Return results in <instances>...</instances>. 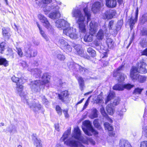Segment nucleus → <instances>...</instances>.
<instances>
[{"mask_svg": "<svg viewBox=\"0 0 147 147\" xmlns=\"http://www.w3.org/2000/svg\"><path fill=\"white\" fill-rule=\"evenodd\" d=\"M34 144L36 147H42V145L41 141L40 139H38L35 137L32 138Z\"/></svg>", "mask_w": 147, "mask_h": 147, "instance_id": "nucleus-25", "label": "nucleus"}, {"mask_svg": "<svg viewBox=\"0 0 147 147\" xmlns=\"http://www.w3.org/2000/svg\"><path fill=\"white\" fill-rule=\"evenodd\" d=\"M6 44L5 42H3L0 44V53H2L5 50V47Z\"/></svg>", "mask_w": 147, "mask_h": 147, "instance_id": "nucleus-45", "label": "nucleus"}, {"mask_svg": "<svg viewBox=\"0 0 147 147\" xmlns=\"http://www.w3.org/2000/svg\"><path fill=\"white\" fill-rule=\"evenodd\" d=\"M37 25L39 29L40 34L42 35V36L46 41H48L49 40L48 37L46 35V34H45L44 32L42 30L41 28H40L39 24L37 23Z\"/></svg>", "mask_w": 147, "mask_h": 147, "instance_id": "nucleus-33", "label": "nucleus"}, {"mask_svg": "<svg viewBox=\"0 0 147 147\" xmlns=\"http://www.w3.org/2000/svg\"><path fill=\"white\" fill-rule=\"evenodd\" d=\"M115 95V94L113 93H109L108 96L107 98L105 100V104H107L111 99L113 98Z\"/></svg>", "mask_w": 147, "mask_h": 147, "instance_id": "nucleus-39", "label": "nucleus"}, {"mask_svg": "<svg viewBox=\"0 0 147 147\" xmlns=\"http://www.w3.org/2000/svg\"><path fill=\"white\" fill-rule=\"evenodd\" d=\"M50 76L47 73L43 74L42 77V80H36L31 82V88L34 92H38L40 91V86L42 85L49 83L50 81Z\"/></svg>", "mask_w": 147, "mask_h": 147, "instance_id": "nucleus-3", "label": "nucleus"}, {"mask_svg": "<svg viewBox=\"0 0 147 147\" xmlns=\"http://www.w3.org/2000/svg\"><path fill=\"white\" fill-rule=\"evenodd\" d=\"M87 52L92 57H94L96 55L95 51L91 48H89L87 50Z\"/></svg>", "mask_w": 147, "mask_h": 147, "instance_id": "nucleus-37", "label": "nucleus"}, {"mask_svg": "<svg viewBox=\"0 0 147 147\" xmlns=\"http://www.w3.org/2000/svg\"><path fill=\"white\" fill-rule=\"evenodd\" d=\"M63 111L65 115V117L66 118H68L69 117V115L68 114V110H63Z\"/></svg>", "mask_w": 147, "mask_h": 147, "instance_id": "nucleus-62", "label": "nucleus"}, {"mask_svg": "<svg viewBox=\"0 0 147 147\" xmlns=\"http://www.w3.org/2000/svg\"><path fill=\"white\" fill-rule=\"evenodd\" d=\"M72 137L82 142L83 143L86 144H88L89 142H91L92 141V139L88 137L86 138V140H84L83 136L81 135L80 131L78 127L74 128Z\"/></svg>", "mask_w": 147, "mask_h": 147, "instance_id": "nucleus-9", "label": "nucleus"}, {"mask_svg": "<svg viewBox=\"0 0 147 147\" xmlns=\"http://www.w3.org/2000/svg\"><path fill=\"white\" fill-rule=\"evenodd\" d=\"M3 65L5 67L8 65V61L5 58L0 56V65Z\"/></svg>", "mask_w": 147, "mask_h": 147, "instance_id": "nucleus-35", "label": "nucleus"}, {"mask_svg": "<svg viewBox=\"0 0 147 147\" xmlns=\"http://www.w3.org/2000/svg\"><path fill=\"white\" fill-rule=\"evenodd\" d=\"M104 125L106 130H108L110 131H112L113 130V126L108 122H105Z\"/></svg>", "mask_w": 147, "mask_h": 147, "instance_id": "nucleus-36", "label": "nucleus"}, {"mask_svg": "<svg viewBox=\"0 0 147 147\" xmlns=\"http://www.w3.org/2000/svg\"><path fill=\"white\" fill-rule=\"evenodd\" d=\"M138 9L137 8L135 12V17H132L129 20V24L131 29H132L134 25L135 24L138 20Z\"/></svg>", "mask_w": 147, "mask_h": 147, "instance_id": "nucleus-19", "label": "nucleus"}, {"mask_svg": "<svg viewBox=\"0 0 147 147\" xmlns=\"http://www.w3.org/2000/svg\"><path fill=\"white\" fill-rule=\"evenodd\" d=\"M104 33L102 29L100 30L97 33L96 37L97 39L99 40H102L104 38Z\"/></svg>", "mask_w": 147, "mask_h": 147, "instance_id": "nucleus-31", "label": "nucleus"}, {"mask_svg": "<svg viewBox=\"0 0 147 147\" xmlns=\"http://www.w3.org/2000/svg\"><path fill=\"white\" fill-rule=\"evenodd\" d=\"M13 51L12 49L9 48H8L7 49L6 54L8 56H11L13 55Z\"/></svg>", "mask_w": 147, "mask_h": 147, "instance_id": "nucleus-48", "label": "nucleus"}, {"mask_svg": "<svg viewBox=\"0 0 147 147\" xmlns=\"http://www.w3.org/2000/svg\"><path fill=\"white\" fill-rule=\"evenodd\" d=\"M70 68H72V69H78L80 73L82 74L86 73L88 72V70L86 69L83 67L77 64L74 63L73 62L71 63V65L69 66Z\"/></svg>", "mask_w": 147, "mask_h": 147, "instance_id": "nucleus-15", "label": "nucleus"}, {"mask_svg": "<svg viewBox=\"0 0 147 147\" xmlns=\"http://www.w3.org/2000/svg\"><path fill=\"white\" fill-rule=\"evenodd\" d=\"M98 24L94 21H92L88 25L90 34H86L84 38V41L86 42H90L93 40V34L98 30Z\"/></svg>", "mask_w": 147, "mask_h": 147, "instance_id": "nucleus-5", "label": "nucleus"}, {"mask_svg": "<svg viewBox=\"0 0 147 147\" xmlns=\"http://www.w3.org/2000/svg\"><path fill=\"white\" fill-rule=\"evenodd\" d=\"M57 43L62 49L65 45H67V44L68 42L65 40L64 38H61L59 39L57 41Z\"/></svg>", "mask_w": 147, "mask_h": 147, "instance_id": "nucleus-26", "label": "nucleus"}, {"mask_svg": "<svg viewBox=\"0 0 147 147\" xmlns=\"http://www.w3.org/2000/svg\"><path fill=\"white\" fill-rule=\"evenodd\" d=\"M52 0H41V2L44 4H48L51 3Z\"/></svg>", "mask_w": 147, "mask_h": 147, "instance_id": "nucleus-56", "label": "nucleus"}, {"mask_svg": "<svg viewBox=\"0 0 147 147\" xmlns=\"http://www.w3.org/2000/svg\"><path fill=\"white\" fill-rule=\"evenodd\" d=\"M12 81L16 83V89L20 93V96L22 97V99L24 100V102H26L30 108L32 109L34 111H37L40 109L41 106L40 104L37 103L34 101L32 103H29L28 100L26 98V95L24 94V93L22 92L23 90V86L22 85L23 83L22 80L21 78L16 77L15 76H13L11 78Z\"/></svg>", "mask_w": 147, "mask_h": 147, "instance_id": "nucleus-2", "label": "nucleus"}, {"mask_svg": "<svg viewBox=\"0 0 147 147\" xmlns=\"http://www.w3.org/2000/svg\"><path fill=\"white\" fill-rule=\"evenodd\" d=\"M90 97L91 96H90V97H89V98H88L87 100L86 101L85 104L84 105L83 108V110H84V109H86V107H87L88 105V103H89V99L90 98Z\"/></svg>", "mask_w": 147, "mask_h": 147, "instance_id": "nucleus-60", "label": "nucleus"}, {"mask_svg": "<svg viewBox=\"0 0 147 147\" xmlns=\"http://www.w3.org/2000/svg\"><path fill=\"white\" fill-rule=\"evenodd\" d=\"M17 52L19 56L22 57L23 56V53L20 47H16Z\"/></svg>", "mask_w": 147, "mask_h": 147, "instance_id": "nucleus-46", "label": "nucleus"}, {"mask_svg": "<svg viewBox=\"0 0 147 147\" xmlns=\"http://www.w3.org/2000/svg\"><path fill=\"white\" fill-rule=\"evenodd\" d=\"M97 113V110L96 109H93L92 113L90 116V118L92 119H93L97 117L98 116Z\"/></svg>", "mask_w": 147, "mask_h": 147, "instance_id": "nucleus-41", "label": "nucleus"}, {"mask_svg": "<svg viewBox=\"0 0 147 147\" xmlns=\"http://www.w3.org/2000/svg\"><path fill=\"white\" fill-rule=\"evenodd\" d=\"M117 114L119 116H120V117H121L123 115V112L121 111H118L117 112Z\"/></svg>", "mask_w": 147, "mask_h": 147, "instance_id": "nucleus-64", "label": "nucleus"}, {"mask_svg": "<svg viewBox=\"0 0 147 147\" xmlns=\"http://www.w3.org/2000/svg\"><path fill=\"white\" fill-rule=\"evenodd\" d=\"M138 67L133 66L131 70L130 76L132 80L137 79L136 74L139 73L141 74H145L147 72L146 69L147 65L143 61H140L137 64Z\"/></svg>", "mask_w": 147, "mask_h": 147, "instance_id": "nucleus-4", "label": "nucleus"}, {"mask_svg": "<svg viewBox=\"0 0 147 147\" xmlns=\"http://www.w3.org/2000/svg\"><path fill=\"white\" fill-rule=\"evenodd\" d=\"M74 48L76 49L78 54L81 56H82L84 52L81 49V46L79 45H76L74 46Z\"/></svg>", "mask_w": 147, "mask_h": 147, "instance_id": "nucleus-28", "label": "nucleus"}, {"mask_svg": "<svg viewBox=\"0 0 147 147\" xmlns=\"http://www.w3.org/2000/svg\"><path fill=\"white\" fill-rule=\"evenodd\" d=\"M38 17L40 22L43 23V25L44 26L48 29H51L52 28L51 25L47 19L42 14H39Z\"/></svg>", "mask_w": 147, "mask_h": 147, "instance_id": "nucleus-13", "label": "nucleus"}, {"mask_svg": "<svg viewBox=\"0 0 147 147\" xmlns=\"http://www.w3.org/2000/svg\"><path fill=\"white\" fill-rule=\"evenodd\" d=\"M84 13L80 9L78 8H74L72 11L71 15L75 18L77 23L78 25L79 32L84 33L86 30V28L85 22L86 17L87 18V23L90 20L91 13L90 11H88L87 7L83 9Z\"/></svg>", "mask_w": 147, "mask_h": 147, "instance_id": "nucleus-1", "label": "nucleus"}, {"mask_svg": "<svg viewBox=\"0 0 147 147\" xmlns=\"http://www.w3.org/2000/svg\"><path fill=\"white\" fill-rule=\"evenodd\" d=\"M93 124L94 126L96 128L99 129L101 128V127L98 123V119H97L94 120L93 122Z\"/></svg>", "mask_w": 147, "mask_h": 147, "instance_id": "nucleus-47", "label": "nucleus"}, {"mask_svg": "<svg viewBox=\"0 0 147 147\" xmlns=\"http://www.w3.org/2000/svg\"><path fill=\"white\" fill-rule=\"evenodd\" d=\"M140 147H147V141H144L141 142Z\"/></svg>", "mask_w": 147, "mask_h": 147, "instance_id": "nucleus-55", "label": "nucleus"}, {"mask_svg": "<svg viewBox=\"0 0 147 147\" xmlns=\"http://www.w3.org/2000/svg\"><path fill=\"white\" fill-rule=\"evenodd\" d=\"M147 21V14L144 15L142 18L141 22L142 23H144L146 21Z\"/></svg>", "mask_w": 147, "mask_h": 147, "instance_id": "nucleus-54", "label": "nucleus"}, {"mask_svg": "<svg viewBox=\"0 0 147 147\" xmlns=\"http://www.w3.org/2000/svg\"><path fill=\"white\" fill-rule=\"evenodd\" d=\"M83 124L88 128V130H86L83 129L85 133L87 135L90 136L92 135V134L95 135L98 134V132L93 129L92 127L90 121L86 120L83 122Z\"/></svg>", "mask_w": 147, "mask_h": 147, "instance_id": "nucleus-10", "label": "nucleus"}, {"mask_svg": "<svg viewBox=\"0 0 147 147\" xmlns=\"http://www.w3.org/2000/svg\"><path fill=\"white\" fill-rule=\"evenodd\" d=\"M106 42L109 48L111 49L113 47L114 42L110 38L107 39Z\"/></svg>", "mask_w": 147, "mask_h": 147, "instance_id": "nucleus-38", "label": "nucleus"}, {"mask_svg": "<svg viewBox=\"0 0 147 147\" xmlns=\"http://www.w3.org/2000/svg\"><path fill=\"white\" fill-rule=\"evenodd\" d=\"M136 75H137V79L134 80H132L133 81H134L135 80H138L141 83H143L144 82L146 79V78L145 76H141L138 74H136Z\"/></svg>", "mask_w": 147, "mask_h": 147, "instance_id": "nucleus-30", "label": "nucleus"}, {"mask_svg": "<svg viewBox=\"0 0 147 147\" xmlns=\"http://www.w3.org/2000/svg\"><path fill=\"white\" fill-rule=\"evenodd\" d=\"M140 44L142 47L145 48L147 46V42L145 40L143 39L140 42Z\"/></svg>", "mask_w": 147, "mask_h": 147, "instance_id": "nucleus-49", "label": "nucleus"}, {"mask_svg": "<svg viewBox=\"0 0 147 147\" xmlns=\"http://www.w3.org/2000/svg\"><path fill=\"white\" fill-rule=\"evenodd\" d=\"M55 26L60 29H63L65 28L66 26H68V22L64 20L59 19L56 21Z\"/></svg>", "mask_w": 147, "mask_h": 147, "instance_id": "nucleus-16", "label": "nucleus"}, {"mask_svg": "<svg viewBox=\"0 0 147 147\" xmlns=\"http://www.w3.org/2000/svg\"><path fill=\"white\" fill-rule=\"evenodd\" d=\"M134 86L130 84H116L113 87V89L116 90L121 91L125 88L128 90L130 89Z\"/></svg>", "mask_w": 147, "mask_h": 147, "instance_id": "nucleus-14", "label": "nucleus"}, {"mask_svg": "<svg viewBox=\"0 0 147 147\" xmlns=\"http://www.w3.org/2000/svg\"><path fill=\"white\" fill-rule=\"evenodd\" d=\"M95 101L97 103H101L103 102V98L101 95H99L97 96Z\"/></svg>", "mask_w": 147, "mask_h": 147, "instance_id": "nucleus-43", "label": "nucleus"}, {"mask_svg": "<svg viewBox=\"0 0 147 147\" xmlns=\"http://www.w3.org/2000/svg\"><path fill=\"white\" fill-rule=\"evenodd\" d=\"M20 65L24 68L26 69L28 67V65L26 62L25 61H22L21 62H20Z\"/></svg>", "mask_w": 147, "mask_h": 147, "instance_id": "nucleus-53", "label": "nucleus"}, {"mask_svg": "<svg viewBox=\"0 0 147 147\" xmlns=\"http://www.w3.org/2000/svg\"><path fill=\"white\" fill-rule=\"evenodd\" d=\"M120 99L119 98H117L114 100L113 102V104L115 105H118Z\"/></svg>", "mask_w": 147, "mask_h": 147, "instance_id": "nucleus-58", "label": "nucleus"}, {"mask_svg": "<svg viewBox=\"0 0 147 147\" xmlns=\"http://www.w3.org/2000/svg\"><path fill=\"white\" fill-rule=\"evenodd\" d=\"M142 91V89L139 88H137L134 91V93L135 94H140V93Z\"/></svg>", "mask_w": 147, "mask_h": 147, "instance_id": "nucleus-57", "label": "nucleus"}, {"mask_svg": "<svg viewBox=\"0 0 147 147\" xmlns=\"http://www.w3.org/2000/svg\"><path fill=\"white\" fill-rule=\"evenodd\" d=\"M25 55L27 57H31L36 56L37 54L36 51L33 50L31 48L30 44H26L24 46Z\"/></svg>", "mask_w": 147, "mask_h": 147, "instance_id": "nucleus-11", "label": "nucleus"}, {"mask_svg": "<svg viewBox=\"0 0 147 147\" xmlns=\"http://www.w3.org/2000/svg\"><path fill=\"white\" fill-rule=\"evenodd\" d=\"M142 135L147 137V126H144L142 127Z\"/></svg>", "mask_w": 147, "mask_h": 147, "instance_id": "nucleus-44", "label": "nucleus"}, {"mask_svg": "<svg viewBox=\"0 0 147 147\" xmlns=\"http://www.w3.org/2000/svg\"><path fill=\"white\" fill-rule=\"evenodd\" d=\"M28 70L31 72V74L34 75L36 78L39 77L42 73L41 69L39 68L32 69L29 68L28 69Z\"/></svg>", "mask_w": 147, "mask_h": 147, "instance_id": "nucleus-20", "label": "nucleus"}, {"mask_svg": "<svg viewBox=\"0 0 147 147\" xmlns=\"http://www.w3.org/2000/svg\"><path fill=\"white\" fill-rule=\"evenodd\" d=\"M56 110L58 114L61 115L62 114V110L59 106L57 105L56 107Z\"/></svg>", "mask_w": 147, "mask_h": 147, "instance_id": "nucleus-51", "label": "nucleus"}, {"mask_svg": "<svg viewBox=\"0 0 147 147\" xmlns=\"http://www.w3.org/2000/svg\"><path fill=\"white\" fill-rule=\"evenodd\" d=\"M69 94L67 91L65 90L62 92L60 94L58 95L59 99L63 102H65L67 99Z\"/></svg>", "mask_w": 147, "mask_h": 147, "instance_id": "nucleus-21", "label": "nucleus"}, {"mask_svg": "<svg viewBox=\"0 0 147 147\" xmlns=\"http://www.w3.org/2000/svg\"><path fill=\"white\" fill-rule=\"evenodd\" d=\"M59 7L56 4H52L51 6L46 7L45 9H44L43 11L46 14H47L49 11L52 10L55 11V12H52L50 13L49 17L53 19H57L61 16V14L58 11Z\"/></svg>", "mask_w": 147, "mask_h": 147, "instance_id": "nucleus-6", "label": "nucleus"}, {"mask_svg": "<svg viewBox=\"0 0 147 147\" xmlns=\"http://www.w3.org/2000/svg\"><path fill=\"white\" fill-rule=\"evenodd\" d=\"M101 7V5L100 3L99 2H96L93 4L92 10L95 13Z\"/></svg>", "mask_w": 147, "mask_h": 147, "instance_id": "nucleus-24", "label": "nucleus"}, {"mask_svg": "<svg viewBox=\"0 0 147 147\" xmlns=\"http://www.w3.org/2000/svg\"><path fill=\"white\" fill-rule=\"evenodd\" d=\"M63 29V34L72 39H76L78 38V35L76 29L70 26V24L68 23V25Z\"/></svg>", "mask_w": 147, "mask_h": 147, "instance_id": "nucleus-7", "label": "nucleus"}, {"mask_svg": "<svg viewBox=\"0 0 147 147\" xmlns=\"http://www.w3.org/2000/svg\"><path fill=\"white\" fill-rule=\"evenodd\" d=\"M2 30V34L3 37L5 39H9L10 36L9 31L5 28H3Z\"/></svg>", "mask_w": 147, "mask_h": 147, "instance_id": "nucleus-29", "label": "nucleus"}, {"mask_svg": "<svg viewBox=\"0 0 147 147\" xmlns=\"http://www.w3.org/2000/svg\"><path fill=\"white\" fill-rule=\"evenodd\" d=\"M115 12L114 10L109 9L106 11L103 14V17L104 19H111L113 17L115 16Z\"/></svg>", "mask_w": 147, "mask_h": 147, "instance_id": "nucleus-18", "label": "nucleus"}, {"mask_svg": "<svg viewBox=\"0 0 147 147\" xmlns=\"http://www.w3.org/2000/svg\"><path fill=\"white\" fill-rule=\"evenodd\" d=\"M119 146L120 147H132L128 142L124 140H121Z\"/></svg>", "mask_w": 147, "mask_h": 147, "instance_id": "nucleus-27", "label": "nucleus"}, {"mask_svg": "<svg viewBox=\"0 0 147 147\" xmlns=\"http://www.w3.org/2000/svg\"><path fill=\"white\" fill-rule=\"evenodd\" d=\"M106 110L109 114L112 115L115 111L114 107L112 104H109L106 107Z\"/></svg>", "mask_w": 147, "mask_h": 147, "instance_id": "nucleus-22", "label": "nucleus"}, {"mask_svg": "<svg viewBox=\"0 0 147 147\" xmlns=\"http://www.w3.org/2000/svg\"><path fill=\"white\" fill-rule=\"evenodd\" d=\"M113 23L114 22L113 20H111L109 22L108 26L109 29H112Z\"/></svg>", "mask_w": 147, "mask_h": 147, "instance_id": "nucleus-59", "label": "nucleus"}, {"mask_svg": "<svg viewBox=\"0 0 147 147\" xmlns=\"http://www.w3.org/2000/svg\"><path fill=\"white\" fill-rule=\"evenodd\" d=\"M141 55H145L147 56V48L146 49L141 52Z\"/></svg>", "mask_w": 147, "mask_h": 147, "instance_id": "nucleus-61", "label": "nucleus"}, {"mask_svg": "<svg viewBox=\"0 0 147 147\" xmlns=\"http://www.w3.org/2000/svg\"><path fill=\"white\" fill-rule=\"evenodd\" d=\"M100 112L105 117H107V115L105 112L104 109L103 107H102L100 109Z\"/></svg>", "mask_w": 147, "mask_h": 147, "instance_id": "nucleus-50", "label": "nucleus"}, {"mask_svg": "<svg viewBox=\"0 0 147 147\" xmlns=\"http://www.w3.org/2000/svg\"><path fill=\"white\" fill-rule=\"evenodd\" d=\"M78 80L80 86V88L81 90H83L84 87V81L83 79L81 77H79Z\"/></svg>", "mask_w": 147, "mask_h": 147, "instance_id": "nucleus-32", "label": "nucleus"}, {"mask_svg": "<svg viewBox=\"0 0 147 147\" xmlns=\"http://www.w3.org/2000/svg\"><path fill=\"white\" fill-rule=\"evenodd\" d=\"M67 45H65L62 49H63L64 52H66V53H68L71 52L72 51V48L68 43H67Z\"/></svg>", "mask_w": 147, "mask_h": 147, "instance_id": "nucleus-34", "label": "nucleus"}, {"mask_svg": "<svg viewBox=\"0 0 147 147\" xmlns=\"http://www.w3.org/2000/svg\"><path fill=\"white\" fill-rule=\"evenodd\" d=\"M57 57L58 59L61 61H63L65 59V56L61 54H58L57 55Z\"/></svg>", "mask_w": 147, "mask_h": 147, "instance_id": "nucleus-52", "label": "nucleus"}, {"mask_svg": "<svg viewBox=\"0 0 147 147\" xmlns=\"http://www.w3.org/2000/svg\"><path fill=\"white\" fill-rule=\"evenodd\" d=\"M106 5L109 7H114L117 4L116 0H106Z\"/></svg>", "mask_w": 147, "mask_h": 147, "instance_id": "nucleus-23", "label": "nucleus"}, {"mask_svg": "<svg viewBox=\"0 0 147 147\" xmlns=\"http://www.w3.org/2000/svg\"><path fill=\"white\" fill-rule=\"evenodd\" d=\"M123 65H121L119 66L116 70H115L113 73V76L114 77H117L119 76V79H118V81L120 82H122L124 81L126 76L123 73H120V71L122 69Z\"/></svg>", "mask_w": 147, "mask_h": 147, "instance_id": "nucleus-12", "label": "nucleus"}, {"mask_svg": "<svg viewBox=\"0 0 147 147\" xmlns=\"http://www.w3.org/2000/svg\"><path fill=\"white\" fill-rule=\"evenodd\" d=\"M70 134L69 131H67L65 132L63 134L62 137L61 138V140L65 141V140L67 138L68 136Z\"/></svg>", "mask_w": 147, "mask_h": 147, "instance_id": "nucleus-40", "label": "nucleus"}, {"mask_svg": "<svg viewBox=\"0 0 147 147\" xmlns=\"http://www.w3.org/2000/svg\"><path fill=\"white\" fill-rule=\"evenodd\" d=\"M65 144L72 147H84L79 142L74 140H69L65 141Z\"/></svg>", "mask_w": 147, "mask_h": 147, "instance_id": "nucleus-17", "label": "nucleus"}, {"mask_svg": "<svg viewBox=\"0 0 147 147\" xmlns=\"http://www.w3.org/2000/svg\"><path fill=\"white\" fill-rule=\"evenodd\" d=\"M8 131L10 133H14L16 131L15 127L13 125H11L8 128Z\"/></svg>", "mask_w": 147, "mask_h": 147, "instance_id": "nucleus-42", "label": "nucleus"}, {"mask_svg": "<svg viewBox=\"0 0 147 147\" xmlns=\"http://www.w3.org/2000/svg\"><path fill=\"white\" fill-rule=\"evenodd\" d=\"M41 98L42 102L44 103H47V100L45 98V96H42L41 97Z\"/></svg>", "mask_w": 147, "mask_h": 147, "instance_id": "nucleus-63", "label": "nucleus"}, {"mask_svg": "<svg viewBox=\"0 0 147 147\" xmlns=\"http://www.w3.org/2000/svg\"><path fill=\"white\" fill-rule=\"evenodd\" d=\"M63 29V34L72 39H76L78 38V35L76 29L70 26V24L68 23V25Z\"/></svg>", "mask_w": 147, "mask_h": 147, "instance_id": "nucleus-8", "label": "nucleus"}]
</instances>
